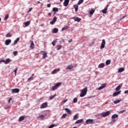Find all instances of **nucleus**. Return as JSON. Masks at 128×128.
Returning a JSON list of instances; mask_svg holds the SVG:
<instances>
[{"label": "nucleus", "mask_w": 128, "mask_h": 128, "mask_svg": "<svg viewBox=\"0 0 128 128\" xmlns=\"http://www.w3.org/2000/svg\"><path fill=\"white\" fill-rule=\"evenodd\" d=\"M88 92V88L85 87L84 88L81 90V93L80 94V98H84Z\"/></svg>", "instance_id": "obj_1"}, {"label": "nucleus", "mask_w": 128, "mask_h": 128, "mask_svg": "<svg viewBox=\"0 0 128 128\" xmlns=\"http://www.w3.org/2000/svg\"><path fill=\"white\" fill-rule=\"evenodd\" d=\"M110 111H106V112H102L101 114V116H103V118H106V116H110Z\"/></svg>", "instance_id": "obj_2"}, {"label": "nucleus", "mask_w": 128, "mask_h": 128, "mask_svg": "<svg viewBox=\"0 0 128 128\" xmlns=\"http://www.w3.org/2000/svg\"><path fill=\"white\" fill-rule=\"evenodd\" d=\"M61 84H62L61 82L57 83L52 88V90H56V88H58L60 86Z\"/></svg>", "instance_id": "obj_3"}, {"label": "nucleus", "mask_w": 128, "mask_h": 128, "mask_svg": "<svg viewBox=\"0 0 128 128\" xmlns=\"http://www.w3.org/2000/svg\"><path fill=\"white\" fill-rule=\"evenodd\" d=\"M104 46H106V40H104V39H103L102 40V42L100 46V50H102L103 48H104Z\"/></svg>", "instance_id": "obj_4"}, {"label": "nucleus", "mask_w": 128, "mask_h": 128, "mask_svg": "<svg viewBox=\"0 0 128 128\" xmlns=\"http://www.w3.org/2000/svg\"><path fill=\"white\" fill-rule=\"evenodd\" d=\"M48 106V103L46 102L42 104L40 106V108H45Z\"/></svg>", "instance_id": "obj_5"}, {"label": "nucleus", "mask_w": 128, "mask_h": 128, "mask_svg": "<svg viewBox=\"0 0 128 128\" xmlns=\"http://www.w3.org/2000/svg\"><path fill=\"white\" fill-rule=\"evenodd\" d=\"M12 94H16L18 92H20V89L18 88H14V89H12Z\"/></svg>", "instance_id": "obj_6"}, {"label": "nucleus", "mask_w": 128, "mask_h": 128, "mask_svg": "<svg viewBox=\"0 0 128 128\" xmlns=\"http://www.w3.org/2000/svg\"><path fill=\"white\" fill-rule=\"evenodd\" d=\"M72 18L75 22H80L82 20V19L78 17H73Z\"/></svg>", "instance_id": "obj_7"}, {"label": "nucleus", "mask_w": 128, "mask_h": 128, "mask_svg": "<svg viewBox=\"0 0 128 128\" xmlns=\"http://www.w3.org/2000/svg\"><path fill=\"white\" fill-rule=\"evenodd\" d=\"M92 122H94V120L92 119H88L86 122V124H92Z\"/></svg>", "instance_id": "obj_8"}, {"label": "nucleus", "mask_w": 128, "mask_h": 128, "mask_svg": "<svg viewBox=\"0 0 128 128\" xmlns=\"http://www.w3.org/2000/svg\"><path fill=\"white\" fill-rule=\"evenodd\" d=\"M118 118V114H114L112 116V122H116V120H114V118Z\"/></svg>", "instance_id": "obj_9"}, {"label": "nucleus", "mask_w": 128, "mask_h": 128, "mask_svg": "<svg viewBox=\"0 0 128 128\" xmlns=\"http://www.w3.org/2000/svg\"><path fill=\"white\" fill-rule=\"evenodd\" d=\"M70 3V0H64L63 4L64 6H68V4Z\"/></svg>", "instance_id": "obj_10"}, {"label": "nucleus", "mask_w": 128, "mask_h": 128, "mask_svg": "<svg viewBox=\"0 0 128 128\" xmlns=\"http://www.w3.org/2000/svg\"><path fill=\"white\" fill-rule=\"evenodd\" d=\"M120 92H122L121 90L117 91V92H115L112 94V96H118V94H120Z\"/></svg>", "instance_id": "obj_11"}, {"label": "nucleus", "mask_w": 128, "mask_h": 128, "mask_svg": "<svg viewBox=\"0 0 128 128\" xmlns=\"http://www.w3.org/2000/svg\"><path fill=\"white\" fill-rule=\"evenodd\" d=\"M10 42H12V40H10V39L6 40L5 41V44L6 46H8Z\"/></svg>", "instance_id": "obj_12"}, {"label": "nucleus", "mask_w": 128, "mask_h": 128, "mask_svg": "<svg viewBox=\"0 0 128 128\" xmlns=\"http://www.w3.org/2000/svg\"><path fill=\"white\" fill-rule=\"evenodd\" d=\"M60 68H58L57 69H54L52 72V74H56L58 72H60Z\"/></svg>", "instance_id": "obj_13"}, {"label": "nucleus", "mask_w": 128, "mask_h": 128, "mask_svg": "<svg viewBox=\"0 0 128 128\" xmlns=\"http://www.w3.org/2000/svg\"><path fill=\"white\" fill-rule=\"evenodd\" d=\"M41 52H42V58L44 60L46 56H48L47 54H48L46 52L44 51H42Z\"/></svg>", "instance_id": "obj_14"}, {"label": "nucleus", "mask_w": 128, "mask_h": 128, "mask_svg": "<svg viewBox=\"0 0 128 128\" xmlns=\"http://www.w3.org/2000/svg\"><path fill=\"white\" fill-rule=\"evenodd\" d=\"M25 118V117L24 116H20L18 120V122H22Z\"/></svg>", "instance_id": "obj_15"}, {"label": "nucleus", "mask_w": 128, "mask_h": 128, "mask_svg": "<svg viewBox=\"0 0 128 128\" xmlns=\"http://www.w3.org/2000/svg\"><path fill=\"white\" fill-rule=\"evenodd\" d=\"M64 110L66 112H68V114H72V111H70V110L68 109V108H66Z\"/></svg>", "instance_id": "obj_16"}, {"label": "nucleus", "mask_w": 128, "mask_h": 128, "mask_svg": "<svg viewBox=\"0 0 128 128\" xmlns=\"http://www.w3.org/2000/svg\"><path fill=\"white\" fill-rule=\"evenodd\" d=\"M30 48L32 50H34V42H32V41H31V44H30Z\"/></svg>", "instance_id": "obj_17"}, {"label": "nucleus", "mask_w": 128, "mask_h": 128, "mask_svg": "<svg viewBox=\"0 0 128 128\" xmlns=\"http://www.w3.org/2000/svg\"><path fill=\"white\" fill-rule=\"evenodd\" d=\"M11 60L10 58H7L6 60H4V64H10V62Z\"/></svg>", "instance_id": "obj_18"}, {"label": "nucleus", "mask_w": 128, "mask_h": 128, "mask_svg": "<svg viewBox=\"0 0 128 128\" xmlns=\"http://www.w3.org/2000/svg\"><path fill=\"white\" fill-rule=\"evenodd\" d=\"M98 68H104V64L101 63L100 64L98 65Z\"/></svg>", "instance_id": "obj_19"}, {"label": "nucleus", "mask_w": 128, "mask_h": 128, "mask_svg": "<svg viewBox=\"0 0 128 128\" xmlns=\"http://www.w3.org/2000/svg\"><path fill=\"white\" fill-rule=\"evenodd\" d=\"M72 68H74V66L69 65L67 66L66 70H72Z\"/></svg>", "instance_id": "obj_20"}, {"label": "nucleus", "mask_w": 128, "mask_h": 128, "mask_svg": "<svg viewBox=\"0 0 128 128\" xmlns=\"http://www.w3.org/2000/svg\"><path fill=\"white\" fill-rule=\"evenodd\" d=\"M84 122V120L82 119L79 120H76L75 122V124H82Z\"/></svg>", "instance_id": "obj_21"}, {"label": "nucleus", "mask_w": 128, "mask_h": 128, "mask_svg": "<svg viewBox=\"0 0 128 128\" xmlns=\"http://www.w3.org/2000/svg\"><path fill=\"white\" fill-rule=\"evenodd\" d=\"M20 42V38H18L14 41V45L16 44H18V42Z\"/></svg>", "instance_id": "obj_22"}, {"label": "nucleus", "mask_w": 128, "mask_h": 128, "mask_svg": "<svg viewBox=\"0 0 128 128\" xmlns=\"http://www.w3.org/2000/svg\"><path fill=\"white\" fill-rule=\"evenodd\" d=\"M52 32L54 34H56V33L58 32V28H54Z\"/></svg>", "instance_id": "obj_23"}, {"label": "nucleus", "mask_w": 128, "mask_h": 128, "mask_svg": "<svg viewBox=\"0 0 128 128\" xmlns=\"http://www.w3.org/2000/svg\"><path fill=\"white\" fill-rule=\"evenodd\" d=\"M122 102V100H118L114 102V103L115 104H120Z\"/></svg>", "instance_id": "obj_24"}, {"label": "nucleus", "mask_w": 128, "mask_h": 128, "mask_svg": "<svg viewBox=\"0 0 128 128\" xmlns=\"http://www.w3.org/2000/svg\"><path fill=\"white\" fill-rule=\"evenodd\" d=\"M62 48V46L60 45H58L56 46V48L57 50H60Z\"/></svg>", "instance_id": "obj_25"}, {"label": "nucleus", "mask_w": 128, "mask_h": 128, "mask_svg": "<svg viewBox=\"0 0 128 128\" xmlns=\"http://www.w3.org/2000/svg\"><path fill=\"white\" fill-rule=\"evenodd\" d=\"M94 12H96V10L92 9V10L90 11V14L92 16V14H94Z\"/></svg>", "instance_id": "obj_26"}, {"label": "nucleus", "mask_w": 128, "mask_h": 128, "mask_svg": "<svg viewBox=\"0 0 128 128\" xmlns=\"http://www.w3.org/2000/svg\"><path fill=\"white\" fill-rule=\"evenodd\" d=\"M121 88H122V86H118L116 88V92H119L118 90H120Z\"/></svg>", "instance_id": "obj_27"}, {"label": "nucleus", "mask_w": 128, "mask_h": 128, "mask_svg": "<svg viewBox=\"0 0 128 128\" xmlns=\"http://www.w3.org/2000/svg\"><path fill=\"white\" fill-rule=\"evenodd\" d=\"M107 10H108V8H104V9L102 10V14H106Z\"/></svg>", "instance_id": "obj_28"}, {"label": "nucleus", "mask_w": 128, "mask_h": 128, "mask_svg": "<svg viewBox=\"0 0 128 128\" xmlns=\"http://www.w3.org/2000/svg\"><path fill=\"white\" fill-rule=\"evenodd\" d=\"M30 21H28L26 22H24V24H25L26 26H30Z\"/></svg>", "instance_id": "obj_29"}, {"label": "nucleus", "mask_w": 128, "mask_h": 128, "mask_svg": "<svg viewBox=\"0 0 128 128\" xmlns=\"http://www.w3.org/2000/svg\"><path fill=\"white\" fill-rule=\"evenodd\" d=\"M124 68H120L118 70V72H124Z\"/></svg>", "instance_id": "obj_30"}, {"label": "nucleus", "mask_w": 128, "mask_h": 128, "mask_svg": "<svg viewBox=\"0 0 128 128\" xmlns=\"http://www.w3.org/2000/svg\"><path fill=\"white\" fill-rule=\"evenodd\" d=\"M74 8H75L76 12H78V6L76 4L74 6Z\"/></svg>", "instance_id": "obj_31"}, {"label": "nucleus", "mask_w": 128, "mask_h": 128, "mask_svg": "<svg viewBox=\"0 0 128 128\" xmlns=\"http://www.w3.org/2000/svg\"><path fill=\"white\" fill-rule=\"evenodd\" d=\"M56 94H54V96H50V100H54V98H56Z\"/></svg>", "instance_id": "obj_32"}, {"label": "nucleus", "mask_w": 128, "mask_h": 128, "mask_svg": "<svg viewBox=\"0 0 128 128\" xmlns=\"http://www.w3.org/2000/svg\"><path fill=\"white\" fill-rule=\"evenodd\" d=\"M34 80V77L31 76L30 78H28V82H30V80Z\"/></svg>", "instance_id": "obj_33"}, {"label": "nucleus", "mask_w": 128, "mask_h": 128, "mask_svg": "<svg viewBox=\"0 0 128 128\" xmlns=\"http://www.w3.org/2000/svg\"><path fill=\"white\" fill-rule=\"evenodd\" d=\"M68 26H66L62 28V30L64 32V30H68Z\"/></svg>", "instance_id": "obj_34"}, {"label": "nucleus", "mask_w": 128, "mask_h": 128, "mask_svg": "<svg viewBox=\"0 0 128 128\" xmlns=\"http://www.w3.org/2000/svg\"><path fill=\"white\" fill-rule=\"evenodd\" d=\"M52 10L53 12H58V8H53Z\"/></svg>", "instance_id": "obj_35"}, {"label": "nucleus", "mask_w": 128, "mask_h": 128, "mask_svg": "<svg viewBox=\"0 0 128 128\" xmlns=\"http://www.w3.org/2000/svg\"><path fill=\"white\" fill-rule=\"evenodd\" d=\"M74 120H78V116L76 114H75L74 116V118H73Z\"/></svg>", "instance_id": "obj_36"}, {"label": "nucleus", "mask_w": 128, "mask_h": 128, "mask_svg": "<svg viewBox=\"0 0 128 128\" xmlns=\"http://www.w3.org/2000/svg\"><path fill=\"white\" fill-rule=\"evenodd\" d=\"M10 36H12V34H10V33H8L6 34V38H10Z\"/></svg>", "instance_id": "obj_37"}, {"label": "nucleus", "mask_w": 128, "mask_h": 128, "mask_svg": "<svg viewBox=\"0 0 128 128\" xmlns=\"http://www.w3.org/2000/svg\"><path fill=\"white\" fill-rule=\"evenodd\" d=\"M54 126H56V124H52L48 127V128H54Z\"/></svg>", "instance_id": "obj_38"}, {"label": "nucleus", "mask_w": 128, "mask_h": 128, "mask_svg": "<svg viewBox=\"0 0 128 128\" xmlns=\"http://www.w3.org/2000/svg\"><path fill=\"white\" fill-rule=\"evenodd\" d=\"M66 116H68V114H64L61 117V118H66Z\"/></svg>", "instance_id": "obj_39"}, {"label": "nucleus", "mask_w": 128, "mask_h": 128, "mask_svg": "<svg viewBox=\"0 0 128 128\" xmlns=\"http://www.w3.org/2000/svg\"><path fill=\"white\" fill-rule=\"evenodd\" d=\"M82 2H84V0H79L78 2V4H82Z\"/></svg>", "instance_id": "obj_40"}, {"label": "nucleus", "mask_w": 128, "mask_h": 128, "mask_svg": "<svg viewBox=\"0 0 128 128\" xmlns=\"http://www.w3.org/2000/svg\"><path fill=\"white\" fill-rule=\"evenodd\" d=\"M110 64V60H107L106 61V64Z\"/></svg>", "instance_id": "obj_41"}, {"label": "nucleus", "mask_w": 128, "mask_h": 128, "mask_svg": "<svg viewBox=\"0 0 128 128\" xmlns=\"http://www.w3.org/2000/svg\"><path fill=\"white\" fill-rule=\"evenodd\" d=\"M78 102V98H74V100H73V102L76 103V102Z\"/></svg>", "instance_id": "obj_42"}, {"label": "nucleus", "mask_w": 128, "mask_h": 128, "mask_svg": "<svg viewBox=\"0 0 128 128\" xmlns=\"http://www.w3.org/2000/svg\"><path fill=\"white\" fill-rule=\"evenodd\" d=\"M8 14H6L5 16V18H4V20H8Z\"/></svg>", "instance_id": "obj_43"}, {"label": "nucleus", "mask_w": 128, "mask_h": 128, "mask_svg": "<svg viewBox=\"0 0 128 128\" xmlns=\"http://www.w3.org/2000/svg\"><path fill=\"white\" fill-rule=\"evenodd\" d=\"M18 72V68H16L14 70V72L15 74V76H16V72Z\"/></svg>", "instance_id": "obj_44"}, {"label": "nucleus", "mask_w": 128, "mask_h": 128, "mask_svg": "<svg viewBox=\"0 0 128 128\" xmlns=\"http://www.w3.org/2000/svg\"><path fill=\"white\" fill-rule=\"evenodd\" d=\"M13 54H14V56H18V51L14 52Z\"/></svg>", "instance_id": "obj_45"}, {"label": "nucleus", "mask_w": 128, "mask_h": 128, "mask_svg": "<svg viewBox=\"0 0 128 128\" xmlns=\"http://www.w3.org/2000/svg\"><path fill=\"white\" fill-rule=\"evenodd\" d=\"M44 118V114H42V115H40L39 116H38V118Z\"/></svg>", "instance_id": "obj_46"}, {"label": "nucleus", "mask_w": 128, "mask_h": 128, "mask_svg": "<svg viewBox=\"0 0 128 128\" xmlns=\"http://www.w3.org/2000/svg\"><path fill=\"white\" fill-rule=\"evenodd\" d=\"M53 21H54V22H56V17L54 16L53 18Z\"/></svg>", "instance_id": "obj_47"}, {"label": "nucleus", "mask_w": 128, "mask_h": 128, "mask_svg": "<svg viewBox=\"0 0 128 128\" xmlns=\"http://www.w3.org/2000/svg\"><path fill=\"white\" fill-rule=\"evenodd\" d=\"M56 42H55V41H53L52 42V46H56Z\"/></svg>", "instance_id": "obj_48"}, {"label": "nucleus", "mask_w": 128, "mask_h": 128, "mask_svg": "<svg viewBox=\"0 0 128 128\" xmlns=\"http://www.w3.org/2000/svg\"><path fill=\"white\" fill-rule=\"evenodd\" d=\"M102 86L104 88H106V84H104L102 85Z\"/></svg>", "instance_id": "obj_49"}, {"label": "nucleus", "mask_w": 128, "mask_h": 128, "mask_svg": "<svg viewBox=\"0 0 128 128\" xmlns=\"http://www.w3.org/2000/svg\"><path fill=\"white\" fill-rule=\"evenodd\" d=\"M102 88H104V87H102V86H101L98 88L99 90H102Z\"/></svg>", "instance_id": "obj_50"}, {"label": "nucleus", "mask_w": 128, "mask_h": 128, "mask_svg": "<svg viewBox=\"0 0 128 128\" xmlns=\"http://www.w3.org/2000/svg\"><path fill=\"white\" fill-rule=\"evenodd\" d=\"M55 23L53 20L50 22V24H54Z\"/></svg>", "instance_id": "obj_51"}, {"label": "nucleus", "mask_w": 128, "mask_h": 128, "mask_svg": "<svg viewBox=\"0 0 128 128\" xmlns=\"http://www.w3.org/2000/svg\"><path fill=\"white\" fill-rule=\"evenodd\" d=\"M32 8H30L28 12H28H32Z\"/></svg>", "instance_id": "obj_52"}, {"label": "nucleus", "mask_w": 128, "mask_h": 128, "mask_svg": "<svg viewBox=\"0 0 128 128\" xmlns=\"http://www.w3.org/2000/svg\"><path fill=\"white\" fill-rule=\"evenodd\" d=\"M12 100V98H10L9 100H8V104H10V100Z\"/></svg>", "instance_id": "obj_53"}, {"label": "nucleus", "mask_w": 128, "mask_h": 128, "mask_svg": "<svg viewBox=\"0 0 128 128\" xmlns=\"http://www.w3.org/2000/svg\"><path fill=\"white\" fill-rule=\"evenodd\" d=\"M68 102V100L66 99V100H64L63 101V104H66V102Z\"/></svg>", "instance_id": "obj_54"}, {"label": "nucleus", "mask_w": 128, "mask_h": 128, "mask_svg": "<svg viewBox=\"0 0 128 128\" xmlns=\"http://www.w3.org/2000/svg\"><path fill=\"white\" fill-rule=\"evenodd\" d=\"M69 43H70L72 42V39H70L68 40Z\"/></svg>", "instance_id": "obj_55"}, {"label": "nucleus", "mask_w": 128, "mask_h": 128, "mask_svg": "<svg viewBox=\"0 0 128 128\" xmlns=\"http://www.w3.org/2000/svg\"><path fill=\"white\" fill-rule=\"evenodd\" d=\"M0 62H4V60H0Z\"/></svg>", "instance_id": "obj_56"}, {"label": "nucleus", "mask_w": 128, "mask_h": 128, "mask_svg": "<svg viewBox=\"0 0 128 128\" xmlns=\"http://www.w3.org/2000/svg\"><path fill=\"white\" fill-rule=\"evenodd\" d=\"M126 112V110H122V111H120V114H122V112Z\"/></svg>", "instance_id": "obj_57"}, {"label": "nucleus", "mask_w": 128, "mask_h": 128, "mask_svg": "<svg viewBox=\"0 0 128 128\" xmlns=\"http://www.w3.org/2000/svg\"><path fill=\"white\" fill-rule=\"evenodd\" d=\"M50 4H47V8H50Z\"/></svg>", "instance_id": "obj_58"}, {"label": "nucleus", "mask_w": 128, "mask_h": 128, "mask_svg": "<svg viewBox=\"0 0 128 128\" xmlns=\"http://www.w3.org/2000/svg\"><path fill=\"white\" fill-rule=\"evenodd\" d=\"M124 93V94H128V90H125Z\"/></svg>", "instance_id": "obj_59"}, {"label": "nucleus", "mask_w": 128, "mask_h": 128, "mask_svg": "<svg viewBox=\"0 0 128 128\" xmlns=\"http://www.w3.org/2000/svg\"><path fill=\"white\" fill-rule=\"evenodd\" d=\"M48 16H52V13L50 12L48 14Z\"/></svg>", "instance_id": "obj_60"}, {"label": "nucleus", "mask_w": 128, "mask_h": 128, "mask_svg": "<svg viewBox=\"0 0 128 128\" xmlns=\"http://www.w3.org/2000/svg\"><path fill=\"white\" fill-rule=\"evenodd\" d=\"M39 54H40V53L36 54H35V56H38Z\"/></svg>", "instance_id": "obj_61"}, {"label": "nucleus", "mask_w": 128, "mask_h": 128, "mask_svg": "<svg viewBox=\"0 0 128 128\" xmlns=\"http://www.w3.org/2000/svg\"><path fill=\"white\" fill-rule=\"evenodd\" d=\"M64 0H60V2H62Z\"/></svg>", "instance_id": "obj_62"}, {"label": "nucleus", "mask_w": 128, "mask_h": 128, "mask_svg": "<svg viewBox=\"0 0 128 128\" xmlns=\"http://www.w3.org/2000/svg\"><path fill=\"white\" fill-rule=\"evenodd\" d=\"M126 18V16H122V18Z\"/></svg>", "instance_id": "obj_63"}, {"label": "nucleus", "mask_w": 128, "mask_h": 128, "mask_svg": "<svg viewBox=\"0 0 128 128\" xmlns=\"http://www.w3.org/2000/svg\"><path fill=\"white\" fill-rule=\"evenodd\" d=\"M72 128H78V127H73Z\"/></svg>", "instance_id": "obj_64"}]
</instances>
